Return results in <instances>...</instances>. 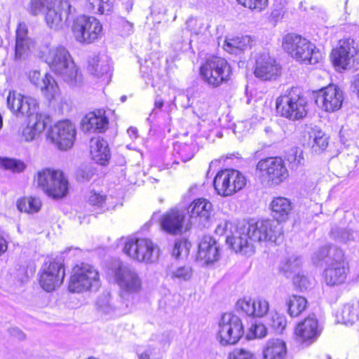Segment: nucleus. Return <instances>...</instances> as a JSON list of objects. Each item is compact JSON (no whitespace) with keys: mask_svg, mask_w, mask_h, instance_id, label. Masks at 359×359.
<instances>
[{"mask_svg":"<svg viewBox=\"0 0 359 359\" xmlns=\"http://www.w3.org/2000/svg\"><path fill=\"white\" fill-rule=\"evenodd\" d=\"M281 233L282 227L275 220H259L238 228L226 241L236 252L251 255L255 252L254 242L275 241Z\"/></svg>","mask_w":359,"mask_h":359,"instance_id":"obj_1","label":"nucleus"},{"mask_svg":"<svg viewBox=\"0 0 359 359\" xmlns=\"http://www.w3.org/2000/svg\"><path fill=\"white\" fill-rule=\"evenodd\" d=\"M41 57L51 71L70 86L76 87L82 83V74L66 47L61 45L47 47L42 51Z\"/></svg>","mask_w":359,"mask_h":359,"instance_id":"obj_2","label":"nucleus"},{"mask_svg":"<svg viewBox=\"0 0 359 359\" xmlns=\"http://www.w3.org/2000/svg\"><path fill=\"white\" fill-rule=\"evenodd\" d=\"M81 0H30L27 6L28 12L37 15L46 11V21L49 27L58 29L63 22L74 15Z\"/></svg>","mask_w":359,"mask_h":359,"instance_id":"obj_3","label":"nucleus"},{"mask_svg":"<svg viewBox=\"0 0 359 359\" xmlns=\"http://www.w3.org/2000/svg\"><path fill=\"white\" fill-rule=\"evenodd\" d=\"M324 259L326 264L323 272L325 283L332 287L343 284L348 271L344 251L336 246L323 247L315 252L313 260L319 262Z\"/></svg>","mask_w":359,"mask_h":359,"instance_id":"obj_4","label":"nucleus"},{"mask_svg":"<svg viewBox=\"0 0 359 359\" xmlns=\"http://www.w3.org/2000/svg\"><path fill=\"white\" fill-rule=\"evenodd\" d=\"M277 112L290 121H298L306 117L308 105L300 88H291L282 93L276 101Z\"/></svg>","mask_w":359,"mask_h":359,"instance_id":"obj_5","label":"nucleus"},{"mask_svg":"<svg viewBox=\"0 0 359 359\" xmlns=\"http://www.w3.org/2000/svg\"><path fill=\"white\" fill-rule=\"evenodd\" d=\"M282 46L292 58L303 64L315 65L322 58L320 52L313 43L294 33L283 37Z\"/></svg>","mask_w":359,"mask_h":359,"instance_id":"obj_6","label":"nucleus"},{"mask_svg":"<svg viewBox=\"0 0 359 359\" xmlns=\"http://www.w3.org/2000/svg\"><path fill=\"white\" fill-rule=\"evenodd\" d=\"M100 285L99 273L93 266L80 263L72 268L68 282V290L70 292L97 291Z\"/></svg>","mask_w":359,"mask_h":359,"instance_id":"obj_7","label":"nucleus"},{"mask_svg":"<svg viewBox=\"0 0 359 359\" xmlns=\"http://www.w3.org/2000/svg\"><path fill=\"white\" fill-rule=\"evenodd\" d=\"M37 185L49 197L60 199L67 196L69 182L60 170L43 169L37 172Z\"/></svg>","mask_w":359,"mask_h":359,"instance_id":"obj_8","label":"nucleus"},{"mask_svg":"<svg viewBox=\"0 0 359 359\" xmlns=\"http://www.w3.org/2000/svg\"><path fill=\"white\" fill-rule=\"evenodd\" d=\"M256 175L262 184L271 186L281 184L288 177L289 172L280 157H269L257 163Z\"/></svg>","mask_w":359,"mask_h":359,"instance_id":"obj_9","label":"nucleus"},{"mask_svg":"<svg viewBox=\"0 0 359 359\" xmlns=\"http://www.w3.org/2000/svg\"><path fill=\"white\" fill-rule=\"evenodd\" d=\"M200 73L206 83L216 88L229 79L231 67L225 59L212 57L201 65Z\"/></svg>","mask_w":359,"mask_h":359,"instance_id":"obj_10","label":"nucleus"},{"mask_svg":"<svg viewBox=\"0 0 359 359\" xmlns=\"http://www.w3.org/2000/svg\"><path fill=\"white\" fill-rule=\"evenodd\" d=\"M72 31L77 41L89 44L101 38L102 25L95 18L83 15L74 20Z\"/></svg>","mask_w":359,"mask_h":359,"instance_id":"obj_11","label":"nucleus"},{"mask_svg":"<svg viewBox=\"0 0 359 359\" xmlns=\"http://www.w3.org/2000/svg\"><path fill=\"white\" fill-rule=\"evenodd\" d=\"M123 250L130 258L145 263L155 262L160 253L158 247L147 238L130 239L126 243Z\"/></svg>","mask_w":359,"mask_h":359,"instance_id":"obj_12","label":"nucleus"},{"mask_svg":"<svg viewBox=\"0 0 359 359\" xmlns=\"http://www.w3.org/2000/svg\"><path fill=\"white\" fill-rule=\"evenodd\" d=\"M246 184V179L239 171L226 169L215 176L213 185L219 195L229 196L241 190Z\"/></svg>","mask_w":359,"mask_h":359,"instance_id":"obj_13","label":"nucleus"},{"mask_svg":"<svg viewBox=\"0 0 359 359\" xmlns=\"http://www.w3.org/2000/svg\"><path fill=\"white\" fill-rule=\"evenodd\" d=\"M243 334V325L239 317L231 313L222 316L217 332V339L222 345L236 344Z\"/></svg>","mask_w":359,"mask_h":359,"instance_id":"obj_14","label":"nucleus"},{"mask_svg":"<svg viewBox=\"0 0 359 359\" xmlns=\"http://www.w3.org/2000/svg\"><path fill=\"white\" fill-rule=\"evenodd\" d=\"M75 137V126L67 120L57 122L47 132L48 139L61 150L71 148Z\"/></svg>","mask_w":359,"mask_h":359,"instance_id":"obj_15","label":"nucleus"},{"mask_svg":"<svg viewBox=\"0 0 359 359\" xmlns=\"http://www.w3.org/2000/svg\"><path fill=\"white\" fill-rule=\"evenodd\" d=\"M65 276V266L61 262H46L41 269L39 284L45 291L52 292L62 285Z\"/></svg>","mask_w":359,"mask_h":359,"instance_id":"obj_16","label":"nucleus"},{"mask_svg":"<svg viewBox=\"0 0 359 359\" xmlns=\"http://www.w3.org/2000/svg\"><path fill=\"white\" fill-rule=\"evenodd\" d=\"M116 283L129 293H137L142 289V280L136 270L128 265L118 264L114 271Z\"/></svg>","mask_w":359,"mask_h":359,"instance_id":"obj_17","label":"nucleus"},{"mask_svg":"<svg viewBox=\"0 0 359 359\" xmlns=\"http://www.w3.org/2000/svg\"><path fill=\"white\" fill-rule=\"evenodd\" d=\"M315 102L325 111L339 110L342 105L344 97L341 90L336 86L330 85L314 94Z\"/></svg>","mask_w":359,"mask_h":359,"instance_id":"obj_18","label":"nucleus"},{"mask_svg":"<svg viewBox=\"0 0 359 359\" xmlns=\"http://www.w3.org/2000/svg\"><path fill=\"white\" fill-rule=\"evenodd\" d=\"M358 48L354 39H344L339 41V46L332 50L330 57L334 67L346 69L357 54Z\"/></svg>","mask_w":359,"mask_h":359,"instance_id":"obj_19","label":"nucleus"},{"mask_svg":"<svg viewBox=\"0 0 359 359\" xmlns=\"http://www.w3.org/2000/svg\"><path fill=\"white\" fill-rule=\"evenodd\" d=\"M8 108L16 113L30 118L34 117L37 111L38 104L36 99L23 96L21 94L10 91L7 97Z\"/></svg>","mask_w":359,"mask_h":359,"instance_id":"obj_20","label":"nucleus"},{"mask_svg":"<svg viewBox=\"0 0 359 359\" xmlns=\"http://www.w3.org/2000/svg\"><path fill=\"white\" fill-rule=\"evenodd\" d=\"M296 340L302 344H311L320 334L318 323L314 316H309L300 322L295 329Z\"/></svg>","mask_w":359,"mask_h":359,"instance_id":"obj_21","label":"nucleus"},{"mask_svg":"<svg viewBox=\"0 0 359 359\" xmlns=\"http://www.w3.org/2000/svg\"><path fill=\"white\" fill-rule=\"evenodd\" d=\"M28 78L31 83L40 88L41 93L47 100H51L59 94V88L55 79L48 74L41 77L38 70H31L28 73Z\"/></svg>","mask_w":359,"mask_h":359,"instance_id":"obj_22","label":"nucleus"},{"mask_svg":"<svg viewBox=\"0 0 359 359\" xmlns=\"http://www.w3.org/2000/svg\"><path fill=\"white\" fill-rule=\"evenodd\" d=\"M280 72V66L268 55H260L256 60L255 75L263 81L276 79Z\"/></svg>","mask_w":359,"mask_h":359,"instance_id":"obj_23","label":"nucleus"},{"mask_svg":"<svg viewBox=\"0 0 359 359\" xmlns=\"http://www.w3.org/2000/svg\"><path fill=\"white\" fill-rule=\"evenodd\" d=\"M219 257V245L216 241L210 236H203L198 245L197 260L208 265L218 260Z\"/></svg>","mask_w":359,"mask_h":359,"instance_id":"obj_24","label":"nucleus"},{"mask_svg":"<svg viewBox=\"0 0 359 359\" xmlns=\"http://www.w3.org/2000/svg\"><path fill=\"white\" fill-rule=\"evenodd\" d=\"M50 121V116L45 114H36L29 119L27 126L22 131V138L25 142H31L39 136Z\"/></svg>","mask_w":359,"mask_h":359,"instance_id":"obj_25","label":"nucleus"},{"mask_svg":"<svg viewBox=\"0 0 359 359\" xmlns=\"http://www.w3.org/2000/svg\"><path fill=\"white\" fill-rule=\"evenodd\" d=\"M184 215L183 212L172 210L164 214L161 218V226L163 231L170 234L182 232Z\"/></svg>","mask_w":359,"mask_h":359,"instance_id":"obj_26","label":"nucleus"},{"mask_svg":"<svg viewBox=\"0 0 359 359\" xmlns=\"http://www.w3.org/2000/svg\"><path fill=\"white\" fill-rule=\"evenodd\" d=\"M107 126L108 119L102 110L88 113L81 121L82 128L86 131L100 133L104 131Z\"/></svg>","mask_w":359,"mask_h":359,"instance_id":"obj_27","label":"nucleus"},{"mask_svg":"<svg viewBox=\"0 0 359 359\" xmlns=\"http://www.w3.org/2000/svg\"><path fill=\"white\" fill-rule=\"evenodd\" d=\"M90 152L92 159L100 165H105L110 158L108 143L100 137L91 138Z\"/></svg>","mask_w":359,"mask_h":359,"instance_id":"obj_28","label":"nucleus"},{"mask_svg":"<svg viewBox=\"0 0 359 359\" xmlns=\"http://www.w3.org/2000/svg\"><path fill=\"white\" fill-rule=\"evenodd\" d=\"M189 212L191 218L198 217L200 222L205 226L212 215V203L206 199H196L189 205Z\"/></svg>","mask_w":359,"mask_h":359,"instance_id":"obj_29","label":"nucleus"},{"mask_svg":"<svg viewBox=\"0 0 359 359\" xmlns=\"http://www.w3.org/2000/svg\"><path fill=\"white\" fill-rule=\"evenodd\" d=\"M271 215L278 223L288 219L292 206L290 201L285 197L275 198L270 203Z\"/></svg>","mask_w":359,"mask_h":359,"instance_id":"obj_30","label":"nucleus"},{"mask_svg":"<svg viewBox=\"0 0 359 359\" xmlns=\"http://www.w3.org/2000/svg\"><path fill=\"white\" fill-rule=\"evenodd\" d=\"M287 348L285 343L278 339L269 340L263 350V359H285Z\"/></svg>","mask_w":359,"mask_h":359,"instance_id":"obj_31","label":"nucleus"},{"mask_svg":"<svg viewBox=\"0 0 359 359\" xmlns=\"http://www.w3.org/2000/svg\"><path fill=\"white\" fill-rule=\"evenodd\" d=\"M252 39L249 36L227 37L223 43V48L231 54H239L250 48Z\"/></svg>","mask_w":359,"mask_h":359,"instance_id":"obj_32","label":"nucleus"},{"mask_svg":"<svg viewBox=\"0 0 359 359\" xmlns=\"http://www.w3.org/2000/svg\"><path fill=\"white\" fill-rule=\"evenodd\" d=\"M307 303V300L302 296H289L286 301L288 314L291 317L299 316L306 309Z\"/></svg>","mask_w":359,"mask_h":359,"instance_id":"obj_33","label":"nucleus"},{"mask_svg":"<svg viewBox=\"0 0 359 359\" xmlns=\"http://www.w3.org/2000/svg\"><path fill=\"white\" fill-rule=\"evenodd\" d=\"M357 233L348 228L335 227L331 231V237L337 243L348 244L355 241Z\"/></svg>","mask_w":359,"mask_h":359,"instance_id":"obj_34","label":"nucleus"},{"mask_svg":"<svg viewBox=\"0 0 359 359\" xmlns=\"http://www.w3.org/2000/svg\"><path fill=\"white\" fill-rule=\"evenodd\" d=\"M86 8L95 14H104L112 8L111 0H86Z\"/></svg>","mask_w":359,"mask_h":359,"instance_id":"obj_35","label":"nucleus"},{"mask_svg":"<svg viewBox=\"0 0 359 359\" xmlns=\"http://www.w3.org/2000/svg\"><path fill=\"white\" fill-rule=\"evenodd\" d=\"M110 70V67L107 61L101 60L96 57L89 61L88 71L93 75L101 77L107 74Z\"/></svg>","mask_w":359,"mask_h":359,"instance_id":"obj_36","label":"nucleus"},{"mask_svg":"<svg viewBox=\"0 0 359 359\" xmlns=\"http://www.w3.org/2000/svg\"><path fill=\"white\" fill-rule=\"evenodd\" d=\"M17 206L21 212L34 213L39 211L41 203L39 198L32 197L23 198L18 201Z\"/></svg>","mask_w":359,"mask_h":359,"instance_id":"obj_37","label":"nucleus"},{"mask_svg":"<svg viewBox=\"0 0 359 359\" xmlns=\"http://www.w3.org/2000/svg\"><path fill=\"white\" fill-rule=\"evenodd\" d=\"M302 261L300 257L297 256H292L288 259L283 261L279 268L280 270L285 274L286 276H289L292 273H294L297 271L301 265Z\"/></svg>","mask_w":359,"mask_h":359,"instance_id":"obj_38","label":"nucleus"},{"mask_svg":"<svg viewBox=\"0 0 359 359\" xmlns=\"http://www.w3.org/2000/svg\"><path fill=\"white\" fill-rule=\"evenodd\" d=\"M341 315L343 323L346 325H352L359 318L358 309L350 304L344 306Z\"/></svg>","mask_w":359,"mask_h":359,"instance_id":"obj_39","label":"nucleus"},{"mask_svg":"<svg viewBox=\"0 0 359 359\" xmlns=\"http://www.w3.org/2000/svg\"><path fill=\"white\" fill-rule=\"evenodd\" d=\"M312 140L310 141L311 147L316 153L325 150L328 145V137L321 131L314 133L313 137H311Z\"/></svg>","mask_w":359,"mask_h":359,"instance_id":"obj_40","label":"nucleus"},{"mask_svg":"<svg viewBox=\"0 0 359 359\" xmlns=\"http://www.w3.org/2000/svg\"><path fill=\"white\" fill-rule=\"evenodd\" d=\"M32 41H15L14 60L20 61L25 60L29 52Z\"/></svg>","mask_w":359,"mask_h":359,"instance_id":"obj_41","label":"nucleus"},{"mask_svg":"<svg viewBox=\"0 0 359 359\" xmlns=\"http://www.w3.org/2000/svg\"><path fill=\"white\" fill-rule=\"evenodd\" d=\"M238 3L250 10L260 12L268 6V0H236Z\"/></svg>","mask_w":359,"mask_h":359,"instance_id":"obj_42","label":"nucleus"},{"mask_svg":"<svg viewBox=\"0 0 359 359\" xmlns=\"http://www.w3.org/2000/svg\"><path fill=\"white\" fill-rule=\"evenodd\" d=\"M193 275L191 267L189 266H180L171 272L172 278H177L180 280H189Z\"/></svg>","mask_w":359,"mask_h":359,"instance_id":"obj_43","label":"nucleus"},{"mask_svg":"<svg viewBox=\"0 0 359 359\" xmlns=\"http://www.w3.org/2000/svg\"><path fill=\"white\" fill-rule=\"evenodd\" d=\"M190 243L185 240L176 241L172 252V255L175 258L180 256H187L189 254Z\"/></svg>","mask_w":359,"mask_h":359,"instance_id":"obj_44","label":"nucleus"},{"mask_svg":"<svg viewBox=\"0 0 359 359\" xmlns=\"http://www.w3.org/2000/svg\"><path fill=\"white\" fill-rule=\"evenodd\" d=\"M285 317L280 313H275L271 316V325L277 333H282L286 327Z\"/></svg>","mask_w":359,"mask_h":359,"instance_id":"obj_45","label":"nucleus"},{"mask_svg":"<svg viewBox=\"0 0 359 359\" xmlns=\"http://www.w3.org/2000/svg\"><path fill=\"white\" fill-rule=\"evenodd\" d=\"M1 163L6 169L11 170L14 172H20L25 168V163L20 160L6 158L2 161Z\"/></svg>","mask_w":359,"mask_h":359,"instance_id":"obj_46","label":"nucleus"},{"mask_svg":"<svg viewBox=\"0 0 359 359\" xmlns=\"http://www.w3.org/2000/svg\"><path fill=\"white\" fill-rule=\"evenodd\" d=\"M288 161L292 168L297 169L299 165H304L305 160L302 150L298 149L292 150V153L288 156Z\"/></svg>","mask_w":359,"mask_h":359,"instance_id":"obj_47","label":"nucleus"},{"mask_svg":"<svg viewBox=\"0 0 359 359\" xmlns=\"http://www.w3.org/2000/svg\"><path fill=\"white\" fill-rule=\"evenodd\" d=\"M254 305L255 310L254 317H262L269 311V303L265 299H254Z\"/></svg>","mask_w":359,"mask_h":359,"instance_id":"obj_48","label":"nucleus"},{"mask_svg":"<svg viewBox=\"0 0 359 359\" xmlns=\"http://www.w3.org/2000/svg\"><path fill=\"white\" fill-rule=\"evenodd\" d=\"M106 201V196L95 191H90L88 196V202L91 205L102 207Z\"/></svg>","mask_w":359,"mask_h":359,"instance_id":"obj_49","label":"nucleus"},{"mask_svg":"<svg viewBox=\"0 0 359 359\" xmlns=\"http://www.w3.org/2000/svg\"><path fill=\"white\" fill-rule=\"evenodd\" d=\"M229 359H254L253 354L245 348H235L229 354Z\"/></svg>","mask_w":359,"mask_h":359,"instance_id":"obj_50","label":"nucleus"},{"mask_svg":"<svg viewBox=\"0 0 359 359\" xmlns=\"http://www.w3.org/2000/svg\"><path fill=\"white\" fill-rule=\"evenodd\" d=\"M15 41H32L28 36V29L25 23H20L16 29Z\"/></svg>","mask_w":359,"mask_h":359,"instance_id":"obj_51","label":"nucleus"},{"mask_svg":"<svg viewBox=\"0 0 359 359\" xmlns=\"http://www.w3.org/2000/svg\"><path fill=\"white\" fill-rule=\"evenodd\" d=\"M238 305L247 315L254 316V312H255L254 299H244L238 302Z\"/></svg>","mask_w":359,"mask_h":359,"instance_id":"obj_52","label":"nucleus"},{"mask_svg":"<svg viewBox=\"0 0 359 359\" xmlns=\"http://www.w3.org/2000/svg\"><path fill=\"white\" fill-rule=\"evenodd\" d=\"M293 283L295 287L301 291L306 290L311 285L307 278L299 273L294 276Z\"/></svg>","mask_w":359,"mask_h":359,"instance_id":"obj_53","label":"nucleus"},{"mask_svg":"<svg viewBox=\"0 0 359 359\" xmlns=\"http://www.w3.org/2000/svg\"><path fill=\"white\" fill-rule=\"evenodd\" d=\"M178 154L184 162L191 160L194 155L191 147L185 144L180 147Z\"/></svg>","mask_w":359,"mask_h":359,"instance_id":"obj_54","label":"nucleus"},{"mask_svg":"<svg viewBox=\"0 0 359 359\" xmlns=\"http://www.w3.org/2000/svg\"><path fill=\"white\" fill-rule=\"evenodd\" d=\"M250 332L256 338H263L266 335V327L263 324L252 325L250 329Z\"/></svg>","mask_w":359,"mask_h":359,"instance_id":"obj_55","label":"nucleus"},{"mask_svg":"<svg viewBox=\"0 0 359 359\" xmlns=\"http://www.w3.org/2000/svg\"><path fill=\"white\" fill-rule=\"evenodd\" d=\"M119 25L121 27L122 34L124 36H128L133 32V23L121 18L119 20Z\"/></svg>","mask_w":359,"mask_h":359,"instance_id":"obj_56","label":"nucleus"},{"mask_svg":"<svg viewBox=\"0 0 359 359\" xmlns=\"http://www.w3.org/2000/svg\"><path fill=\"white\" fill-rule=\"evenodd\" d=\"M93 176V172L90 170H79L76 174V178L79 182H86L90 180Z\"/></svg>","mask_w":359,"mask_h":359,"instance_id":"obj_57","label":"nucleus"},{"mask_svg":"<svg viewBox=\"0 0 359 359\" xmlns=\"http://www.w3.org/2000/svg\"><path fill=\"white\" fill-rule=\"evenodd\" d=\"M231 224L227 220H224L222 222H221L217 226L216 229H215V233L217 234H219V235H223L227 228H228V226Z\"/></svg>","mask_w":359,"mask_h":359,"instance_id":"obj_58","label":"nucleus"},{"mask_svg":"<svg viewBox=\"0 0 359 359\" xmlns=\"http://www.w3.org/2000/svg\"><path fill=\"white\" fill-rule=\"evenodd\" d=\"M352 87L353 91L356 93L358 97H359V74H356L353 76L352 80Z\"/></svg>","mask_w":359,"mask_h":359,"instance_id":"obj_59","label":"nucleus"},{"mask_svg":"<svg viewBox=\"0 0 359 359\" xmlns=\"http://www.w3.org/2000/svg\"><path fill=\"white\" fill-rule=\"evenodd\" d=\"M151 354V351L149 348L142 353L137 351V355L139 359H150Z\"/></svg>","mask_w":359,"mask_h":359,"instance_id":"obj_60","label":"nucleus"},{"mask_svg":"<svg viewBox=\"0 0 359 359\" xmlns=\"http://www.w3.org/2000/svg\"><path fill=\"white\" fill-rule=\"evenodd\" d=\"M7 248L6 241L0 236V256L7 250Z\"/></svg>","mask_w":359,"mask_h":359,"instance_id":"obj_61","label":"nucleus"},{"mask_svg":"<svg viewBox=\"0 0 359 359\" xmlns=\"http://www.w3.org/2000/svg\"><path fill=\"white\" fill-rule=\"evenodd\" d=\"M128 134L131 138L135 139L138 136V130L136 128L130 127L128 129Z\"/></svg>","mask_w":359,"mask_h":359,"instance_id":"obj_62","label":"nucleus"},{"mask_svg":"<svg viewBox=\"0 0 359 359\" xmlns=\"http://www.w3.org/2000/svg\"><path fill=\"white\" fill-rule=\"evenodd\" d=\"M348 163L351 164V166H355L356 163L359 161V156L355 154H351V156H349Z\"/></svg>","mask_w":359,"mask_h":359,"instance_id":"obj_63","label":"nucleus"},{"mask_svg":"<svg viewBox=\"0 0 359 359\" xmlns=\"http://www.w3.org/2000/svg\"><path fill=\"white\" fill-rule=\"evenodd\" d=\"M163 104H164L163 100L161 98L156 99L155 100V103H154L155 107L158 108V109H161L162 107L163 106Z\"/></svg>","mask_w":359,"mask_h":359,"instance_id":"obj_64","label":"nucleus"}]
</instances>
